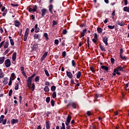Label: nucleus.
<instances>
[{
    "mask_svg": "<svg viewBox=\"0 0 129 129\" xmlns=\"http://www.w3.org/2000/svg\"><path fill=\"white\" fill-rule=\"evenodd\" d=\"M36 76V74H33L31 77H28L27 80V87L31 88L32 85V79Z\"/></svg>",
    "mask_w": 129,
    "mask_h": 129,
    "instance_id": "obj_1",
    "label": "nucleus"
},
{
    "mask_svg": "<svg viewBox=\"0 0 129 129\" xmlns=\"http://www.w3.org/2000/svg\"><path fill=\"white\" fill-rule=\"evenodd\" d=\"M123 68H124V67H121V66H118L116 67V68L114 69V72L115 73L117 74V75H120V73L118 72L119 71H123Z\"/></svg>",
    "mask_w": 129,
    "mask_h": 129,
    "instance_id": "obj_2",
    "label": "nucleus"
},
{
    "mask_svg": "<svg viewBox=\"0 0 129 129\" xmlns=\"http://www.w3.org/2000/svg\"><path fill=\"white\" fill-rule=\"evenodd\" d=\"M29 35V28H27L25 33L24 41L26 42L27 41V39H28V35Z\"/></svg>",
    "mask_w": 129,
    "mask_h": 129,
    "instance_id": "obj_3",
    "label": "nucleus"
},
{
    "mask_svg": "<svg viewBox=\"0 0 129 129\" xmlns=\"http://www.w3.org/2000/svg\"><path fill=\"white\" fill-rule=\"evenodd\" d=\"M70 105L72 106L73 108H74L75 109H76V106H77V103L75 102H71L67 105V106H69Z\"/></svg>",
    "mask_w": 129,
    "mask_h": 129,
    "instance_id": "obj_4",
    "label": "nucleus"
},
{
    "mask_svg": "<svg viewBox=\"0 0 129 129\" xmlns=\"http://www.w3.org/2000/svg\"><path fill=\"white\" fill-rule=\"evenodd\" d=\"M70 121H71V115H68L66 121V125H69V123H70Z\"/></svg>",
    "mask_w": 129,
    "mask_h": 129,
    "instance_id": "obj_5",
    "label": "nucleus"
},
{
    "mask_svg": "<svg viewBox=\"0 0 129 129\" xmlns=\"http://www.w3.org/2000/svg\"><path fill=\"white\" fill-rule=\"evenodd\" d=\"M5 66L7 68H9L10 67V66H11V60H10V59H7L5 61Z\"/></svg>",
    "mask_w": 129,
    "mask_h": 129,
    "instance_id": "obj_6",
    "label": "nucleus"
},
{
    "mask_svg": "<svg viewBox=\"0 0 129 129\" xmlns=\"http://www.w3.org/2000/svg\"><path fill=\"white\" fill-rule=\"evenodd\" d=\"M116 24H117V25H119V26H120L121 27H123V26H124L125 25V24L124 23V22L123 21H117L116 22Z\"/></svg>",
    "mask_w": 129,
    "mask_h": 129,
    "instance_id": "obj_7",
    "label": "nucleus"
},
{
    "mask_svg": "<svg viewBox=\"0 0 129 129\" xmlns=\"http://www.w3.org/2000/svg\"><path fill=\"white\" fill-rule=\"evenodd\" d=\"M38 48V44L35 43L32 46V51H36Z\"/></svg>",
    "mask_w": 129,
    "mask_h": 129,
    "instance_id": "obj_8",
    "label": "nucleus"
},
{
    "mask_svg": "<svg viewBox=\"0 0 129 129\" xmlns=\"http://www.w3.org/2000/svg\"><path fill=\"white\" fill-rule=\"evenodd\" d=\"M41 16L42 17H44L46 14H47V9H43L41 10Z\"/></svg>",
    "mask_w": 129,
    "mask_h": 129,
    "instance_id": "obj_9",
    "label": "nucleus"
},
{
    "mask_svg": "<svg viewBox=\"0 0 129 129\" xmlns=\"http://www.w3.org/2000/svg\"><path fill=\"white\" fill-rule=\"evenodd\" d=\"M47 55H48V52H45L40 59L41 61H43V60H45V58L47 57Z\"/></svg>",
    "mask_w": 129,
    "mask_h": 129,
    "instance_id": "obj_10",
    "label": "nucleus"
},
{
    "mask_svg": "<svg viewBox=\"0 0 129 129\" xmlns=\"http://www.w3.org/2000/svg\"><path fill=\"white\" fill-rule=\"evenodd\" d=\"M103 42H104L106 46L108 45V43H107V37L106 36H104L103 38Z\"/></svg>",
    "mask_w": 129,
    "mask_h": 129,
    "instance_id": "obj_11",
    "label": "nucleus"
},
{
    "mask_svg": "<svg viewBox=\"0 0 129 129\" xmlns=\"http://www.w3.org/2000/svg\"><path fill=\"white\" fill-rule=\"evenodd\" d=\"M67 76H68V77H69V78H70L71 79L73 77V75H72V73L68 71L67 72Z\"/></svg>",
    "mask_w": 129,
    "mask_h": 129,
    "instance_id": "obj_12",
    "label": "nucleus"
},
{
    "mask_svg": "<svg viewBox=\"0 0 129 129\" xmlns=\"http://www.w3.org/2000/svg\"><path fill=\"white\" fill-rule=\"evenodd\" d=\"M17 59V52H14L12 55V60L13 61H16Z\"/></svg>",
    "mask_w": 129,
    "mask_h": 129,
    "instance_id": "obj_13",
    "label": "nucleus"
},
{
    "mask_svg": "<svg viewBox=\"0 0 129 129\" xmlns=\"http://www.w3.org/2000/svg\"><path fill=\"white\" fill-rule=\"evenodd\" d=\"M15 26L16 27H19L21 26V23L19 21L16 20L15 22Z\"/></svg>",
    "mask_w": 129,
    "mask_h": 129,
    "instance_id": "obj_14",
    "label": "nucleus"
},
{
    "mask_svg": "<svg viewBox=\"0 0 129 129\" xmlns=\"http://www.w3.org/2000/svg\"><path fill=\"white\" fill-rule=\"evenodd\" d=\"M101 69L103 70H105V71H108V67H106L105 66H102L101 67Z\"/></svg>",
    "mask_w": 129,
    "mask_h": 129,
    "instance_id": "obj_15",
    "label": "nucleus"
},
{
    "mask_svg": "<svg viewBox=\"0 0 129 129\" xmlns=\"http://www.w3.org/2000/svg\"><path fill=\"white\" fill-rule=\"evenodd\" d=\"M85 33H86V29H84L83 32L81 33V38H82V37H84Z\"/></svg>",
    "mask_w": 129,
    "mask_h": 129,
    "instance_id": "obj_16",
    "label": "nucleus"
},
{
    "mask_svg": "<svg viewBox=\"0 0 129 129\" xmlns=\"http://www.w3.org/2000/svg\"><path fill=\"white\" fill-rule=\"evenodd\" d=\"M18 119H13L11 120V123H12V124H14L15 123H17V122H18Z\"/></svg>",
    "mask_w": 129,
    "mask_h": 129,
    "instance_id": "obj_17",
    "label": "nucleus"
},
{
    "mask_svg": "<svg viewBox=\"0 0 129 129\" xmlns=\"http://www.w3.org/2000/svg\"><path fill=\"white\" fill-rule=\"evenodd\" d=\"M46 128L50 129V124H49V121H46Z\"/></svg>",
    "mask_w": 129,
    "mask_h": 129,
    "instance_id": "obj_18",
    "label": "nucleus"
},
{
    "mask_svg": "<svg viewBox=\"0 0 129 129\" xmlns=\"http://www.w3.org/2000/svg\"><path fill=\"white\" fill-rule=\"evenodd\" d=\"M5 61V57H0V64H3Z\"/></svg>",
    "mask_w": 129,
    "mask_h": 129,
    "instance_id": "obj_19",
    "label": "nucleus"
},
{
    "mask_svg": "<svg viewBox=\"0 0 129 129\" xmlns=\"http://www.w3.org/2000/svg\"><path fill=\"white\" fill-rule=\"evenodd\" d=\"M5 118V115H2L0 117V123H2L4 121V119Z\"/></svg>",
    "mask_w": 129,
    "mask_h": 129,
    "instance_id": "obj_20",
    "label": "nucleus"
},
{
    "mask_svg": "<svg viewBox=\"0 0 129 129\" xmlns=\"http://www.w3.org/2000/svg\"><path fill=\"white\" fill-rule=\"evenodd\" d=\"M4 76H5L4 73H3L2 69H0V78H4Z\"/></svg>",
    "mask_w": 129,
    "mask_h": 129,
    "instance_id": "obj_21",
    "label": "nucleus"
},
{
    "mask_svg": "<svg viewBox=\"0 0 129 129\" xmlns=\"http://www.w3.org/2000/svg\"><path fill=\"white\" fill-rule=\"evenodd\" d=\"M120 59H122V60H123L124 61H125L126 60V57L124 56H122V54L119 55Z\"/></svg>",
    "mask_w": 129,
    "mask_h": 129,
    "instance_id": "obj_22",
    "label": "nucleus"
},
{
    "mask_svg": "<svg viewBox=\"0 0 129 129\" xmlns=\"http://www.w3.org/2000/svg\"><path fill=\"white\" fill-rule=\"evenodd\" d=\"M97 31L99 34H100L101 33H102V28L99 27L97 29Z\"/></svg>",
    "mask_w": 129,
    "mask_h": 129,
    "instance_id": "obj_23",
    "label": "nucleus"
},
{
    "mask_svg": "<svg viewBox=\"0 0 129 129\" xmlns=\"http://www.w3.org/2000/svg\"><path fill=\"white\" fill-rule=\"evenodd\" d=\"M80 77H81V72L79 71V72H78V73L77 75V78L78 79H79V78H80Z\"/></svg>",
    "mask_w": 129,
    "mask_h": 129,
    "instance_id": "obj_24",
    "label": "nucleus"
},
{
    "mask_svg": "<svg viewBox=\"0 0 129 129\" xmlns=\"http://www.w3.org/2000/svg\"><path fill=\"white\" fill-rule=\"evenodd\" d=\"M123 11L124 12H127V13H129V7H124Z\"/></svg>",
    "mask_w": 129,
    "mask_h": 129,
    "instance_id": "obj_25",
    "label": "nucleus"
},
{
    "mask_svg": "<svg viewBox=\"0 0 129 129\" xmlns=\"http://www.w3.org/2000/svg\"><path fill=\"white\" fill-rule=\"evenodd\" d=\"M100 49H101V51H104V52H105V48H104V47H103V45L100 44Z\"/></svg>",
    "mask_w": 129,
    "mask_h": 129,
    "instance_id": "obj_26",
    "label": "nucleus"
},
{
    "mask_svg": "<svg viewBox=\"0 0 129 129\" xmlns=\"http://www.w3.org/2000/svg\"><path fill=\"white\" fill-rule=\"evenodd\" d=\"M72 65L73 67H76V62H75V60H72Z\"/></svg>",
    "mask_w": 129,
    "mask_h": 129,
    "instance_id": "obj_27",
    "label": "nucleus"
},
{
    "mask_svg": "<svg viewBox=\"0 0 129 129\" xmlns=\"http://www.w3.org/2000/svg\"><path fill=\"white\" fill-rule=\"evenodd\" d=\"M49 90H50V89H49V87H48V86H45V87L44 91L45 92H49Z\"/></svg>",
    "mask_w": 129,
    "mask_h": 129,
    "instance_id": "obj_28",
    "label": "nucleus"
},
{
    "mask_svg": "<svg viewBox=\"0 0 129 129\" xmlns=\"http://www.w3.org/2000/svg\"><path fill=\"white\" fill-rule=\"evenodd\" d=\"M8 47H9V42L6 41L4 45V48H5V49H7V48H8Z\"/></svg>",
    "mask_w": 129,
    "mask_h": 129,
    "instance_id": "obj_29",
    "label": "nucleus"
},
{
    "mask_svg": "<svg viewBox=\"0 0 129 129\" xmlns=\"http://www.w3.org/2000/svg\"><path fill=\"white\" fill-rule=\"evenodd\" d=\"M53 10V5H50L49 6V11L50 13H52V10Z\"/></svg>",
    "mask_w": 129,
    "mask_h": 129,
    "instance_id": "obj_30",
    "label": "nucleus"
},
{
    "mask_svg": "<svg viewBox=\"0 0 129 129\" xmlns=\"http://www.w3.org/2000/svg\"><path fill=\"white\" fill-rule=\"evenodd\" d=\"M15 76H16V75H15V73H13L11 74V77L10 78H11L12 80H15Z\"/></svg>",
    "mask_w": 129,
    "mask_h": 129,
    "instance_id": "obj_31",
    "label": "nucleus"
},
{
    "mask_svg": "<svg viewBox=\"0 0 129 129\" xmlns=\"http://www.w3.org/2000/svg\"><path fill=\"white\" fill-rule=\"evenodd\" d=\"M33 37L34 40H37V39L39 38V35L37 34H34V35H33Z\"/></svg>",
    "mask_w": 129,
    "mask_h": 129,
    "instance_id": "obj_32",
    "label": "nucleus"
},
{
    "mask_svg": "<svg viewBox=\"0 0 129 129\" xmlns=\"http://www.w3.org/2000/svg\"><path fill=\"white\" fill-rule=\"evenodd\" d=\"M44 72H45L46 76H47V77H49V76H50V74H49V72H48V71L47 70H46V69H44Z\"/></svg>",
    "mask_w": 129,
    "mask_h": 129,
    "instance_id": "obj_33",
    "label": "nucleus"
},
{
    "mask_svg": "<svg viewBox=\"0 0 129 129\" xmlns=\"http://www.w3.org/2000/svg\"><path fill=\"white\" fill-rule=\"evenodd\" d=\"M51 91H55L56 90V87L55 86H52L51 87Z\"/></svg>",
    "mask_w": 129,
    "mask_h": 129,
    "instance_id": "obj_34",
    "label": "nucleus"
},
{
    "mask_svg": "<svg viewBox=\"0 0 129 129\" xmlns=\"http://www.w3.org/2000/svg\"><path fill=\"white\" fill-rule=\"evenodd\" d=\"M4 83L5 85H7L9 82H8V79L7 78H5V80L4 81Z\"/></svg>",
    "mask_w": 129,
    "mask_h": 129,
    "instance_id": "obj_35",
    "label": "nucleus"
},
{
    "mask_svg": "<svg viewBox=\"0 0 129 129\" xmlns=\"http://www.w3.org/2000/svg\"><path fill=\"white\" fill-rule=\"evenodd\" d=\"M52 98H55L56 96H57V95H56V92H54L52 93Z\"/></svg>",
    "mask_w": 129,
    "mask_h": 129,
    "instance_id": "obj_36",
    "label": "nucleus"
},
{
    "mask_svg": "<svg viewBox=\"0 0 129 129\" xmlns=\"http://www.w3.org/2000/svg\"><path fill=\"white\" fill-rule=\"evenodd\" d=\"M114 27H115L114 25H113V26L108 25V28L109 29H110L111 30H113V29H114Z\"/></svg>",
    "mask_w": 129,
    "mask_h": 129,
    "instance_id": "obj_37",
    "label": "nucleus"
},
{
    "mask_svg": "<svg viewBox=\"0 0 129 129\" xmlns=\"http://www.w3.org/2000/svg\"><path fill=\"white\" fill-rule=\"evenodd\" d=\"M10 43L12 46H14L15 45V42H14V40L13 39H10Z\"/></svg>",
    "mask_w": 129,
    "mask_h": 129,
    "instance_id": "obj_38",
    "label": "nucleus"
},
{
    "mask_svg": "<svg viewBox=\"0 0 129 129\" xmlns=\"http://www.w3.org/2000/svg\"><path fill=\"white\" fill-rule=\"evenodd\" d=\"M44 36L46 38V40H49V38H48V34L47 33H45L44 34Z\"/></svg>",
    "mask_w": 129,
    "mask_h": 129,
    "instance_id": "obj_39",
    "label": "nucleus"
},
{
    "mask_svg": "<svg viewBox=\"0 0 129 129\" xmlns=\"http://www.w3.org/2000/svg\"><path fill=\"white\" fill-rule=\"evenodd\" d=\"M15 90H18L19 89V83H17L16 86L15 87Z\"/></svg>",
    "mask_w": 129,
    "mask_h": 129,
    "instance_id": "obj_40",
    "label": "nucleus"
},
{
    "mask_svg": "<svg viewBox=\"0 0 129 129\" xmlns=\"http://www.w3.org/2000/svg\"><path fill=\"white\" fill-rule=\"evenodd\" d=\"M46 102L47 103H49L50 102V97H47L46 98Z\"/></svg>",
    "mask_w": 129,
    "mask_h": 129,
    "instance_id": "obj_41",
    "label": "nucleus"
},
{
    "mask_svg": "<svg viewBox=\"0 0 129 129\" xmlns=\"http://www.w3.org/2000/svg\"><path fill=\"white\" fill-rule=\"evenodd\" d=\"M50 103L51 104V106H54L55 104V102L54 101V100H51Z\"/></svg>",
    "mask_w": 129,
    "mask_h": 129,
    "instance_id": "obj_42",
    "label": "nucleus"
},
{
    "mask_svg": "<svg viewBox=\"0 0 129 129\" xmlns=\"http://www.w3.org/2000/svg\"><path fill=\"white\" fill-rule=\"evenodd\" d=\"M62 34L63 35H66V34H67V30L63 29V31H62Z\"/></svg>",
    "mask_w": 129,
    "mask_h": 129,
    "instance_id": "obj_43",
    "label": "nucleus"
},
{
    "mask_svg": "<svg viewBox=\"0 0 129 129\" xmlns=\"http://www.w3.org/2000/svg\"><path fill=\"white\" fill-rule=\"evenodd\" d=\"M39 80H40V78H39V77H36L35 79V82H38V81H39Z\"/></svg>",
    "mask_w": 129,
    "mask_h": 129,
    "instance_id": "obj_44",
    "label": "nucleus"
},
{
    "mask_svg": "<svg viewBox=\"0 0 129 129\" xmlns=\"http://www.w3.org/2000/svg\"><path fill=\"white\" fill-rule=\"evenodd\" d=\"M13 94V90H10L9 92V96H12V94Z\"/></svg>",
    "mask_w": 129,
    "mask_h": 129,
    "instance_id": "obj_45",
    "label": "nucleus"
},
{
    "mask_svg": "<svg viewBox=\"0 0 129 129\" xmlns=\"http://www.w3.org/2000/svg\"><path fill=\"white\" fill-rule=\"evenodd\" d=\"M54 44L55 45H58V44H59V40L58 39H55L54 41Z\"/></svg>",
    "mask_w": 129,
    "mask_h": 129,
    "instance_id": "obj_46",
    "label": "nucleus"
},
{
    "mask_svg": "<svg viewBox=\"0 0 129 129\" xmlns=\"http://www.w3.org/2000/svg\"><path fill=\"white\" fill-rule=\"evenodd\" d=\"M11 6H12V7H19V4H14L13 3H11Z\"/></svg>",
    "mask_w": 129,
    "mask_h": 129,
    "instance_id": "obj_47",
    "label": "nucleus"
},
{
    "mask_svg": "<svg viewBox=\"0 0 129 129\" xmlns=\"http://www.w3.org/2000/svg\"><path fill=\"white\" fill-rule=\"evenodd\" d=\"M90 127L92 129H96V126H95V125H90Z\"/></svg>",
    "mask_w": 129,
    "mask_h": 129,
    "instance_id": "obj_48",
    "label": "nucleus"
},
{
    "mask_svg": "<svg viewBox=\"0 0 129 129\" xmlns=\"http://www.w3.org/2000/svg\"><path fill=\"white\" fill-rule=\"evenodd\" d=\"M7 13H8V11H7V10H5V11L4 12V13H3V17L6 16V15H7Z\"/></svg>",
    "mask_w": 129,
    "mask_h": 129,
    "instance_id": "obj_49",
    "label": "nucleus"
},
{
    "mask_svg": "<svg viewBox=\"0 0 129 129\" xmlns=\"http://www.w3.org/2000/svg\"><path fill=\"white\" fill-rule=\"evenodd\" d=\"M87 115H88V116H90V115H91V111H88L87 112Z\"/></svg>",
    "mask_w": 129,
    "mask_h": 129,
    "instance_id": "obj_50",
    "label": "nucleus"
},
{
    "mask_svg": "<svg viewBox=\"0 0 129 129\" xmlns=\"http://www.w3.org/2000/svg\"><path fill=\"white\" fill-rule=\"evenodd\" d=\"M94 37L95 39L97 40V38H98V37L97 36V33H94Z\"/></svg>",
    "mask_w": 129,
    "mask_h": 129,
    "instance_id": "obj_51",
    "label": "nucleus"
},
{
    "mask_svg": "<svg viewBox=\"0 0 129 129\" xmlns=\"http://www.w3.org/2000/svg\"><path fill=\"white\" fill-rule=\"evenodd\" d=\"M122 53H123V49H122V48H121L120 49L119 55H122Z\"/></svg>",
    "mask_w": 129,
    "mask_h": 129,
    "instance_id": "obj_52",
    "label": "nucleus"
},
{
    "mask_svg": "<svg viewBox=\"0 0 129 129\" xmlns=\"http://www.w3.org/2000/svg\"><path fill=\"white\" fill-rule=\"evenodd\" d=\"M37 6L35 5L33 7V11L34 12H36V11H37Z\"/></svg>",
    "mask_w": 129,
    "mask_h": 129,
    "instance_id": "obj_53",
    "label": "nucleus"
},
{
    "mask_svg": "<svg viewBox=\"0 0 129 129\" xmlns=\"http://www.w3.org/2000/svg\"><path fill=\"white\" fill-rule=\"evenodd\" d=\"M62 57H66V51L62 52Z\"/></svg>",
    "mask_w": 129,
    "mask_h": 129,
    "instance_id": "obj_54",
    "label": "nucleus"
},
{
    "mask_svg": "<svg viewBox=\"0 0 129 129\" xmlns=\"http://www.w3.org/2000/svg\"><path fill=\"white\" fill-rule=\"evenodd\" d=\"M31 88H32V91H34V90H35V84H32V86Z\"/></svg>",
    "mask_w": 129,
    "mask_h": 129,
    "instance_id": "obj_55",
    "label": "nucleus"
},
{
    "mask_svg": "<svg viewBox=\"0 0 129 129\" xmlns=\"http://www.w3.org/2000/svg\"><path fill=\"white\" fill-rule=\"evenodd\" d=\"M12 78H10V81H9V83L8 84V85H9V86H11V85H12Z\"/></svg>",
    "mask_w": 129,
    "mask_h": 129,
    "instance_id": "obj_56",
    "label": "nucleus"
},
{
    "mask_svg": "<svg viewBox=\"0 0 129 129\" xmlns=\"http://www.w3.org/2000/svg\"><path fill=\"white\" fill-rule=\"evenodd\" d=\"M39 31H40V28H36L35 32V33H39Z\"/></svg>",
    "mask_w": 129,
    "mask_h": 129,
    "instance_id": "obj_57",
    "label": "nucleus"
},
{
    "mask_svg": "<svg viewBox=\"0 0 129 129\" xmlns=\"http://www.w3.org/2000/svg\"><path fill=\"white\" fill-rule=\"evenodd\" d=\"M3 124H6V123H7V119H5L3 121Z\"/></svg>",
    "mask_w": 129,
    "mask_h": 129,
    "instance_id": "obj_58",
    "label": "nucleus"
},
{
    "mask_svg": "<svg viewBox=\"0 0 129 129\" xmlns=\"http://www.w3.org/2000/svg\"><path fill=\"white\" fill-rule=\"evenodd\" d=\"M57 22H56V21L53 20V26H56V25H57Z\"/></svg>",
    "mask_w": 129,
    "mask_h": 129,
    "instance_id": "obj_59",
    "label": "nucleus"
},
{
    "mask_svg": "<svg viewBox=\"0 0 129 129\" xmlns=\"http://www.w3.org/2000/svg\"><path fill=\"white\" fill-rule=\"evenodd\" d=\"M4 43H5V41H2V42L0 43V49L2 48V46H3Z\"/></svg>",
    "mask_w": 129,
    "mask_h": 129,
    "instance_id": "obj_60",
    "label": "nucleus"
},
{
    "mask_svg": "<svg viewBox=\"0 0 129 129\" xmlns=\"http://www.w3.org/2000/svg\"><path fill=\"white\" fill-rule=\"evenodd\" d=\"M111 62L112 63V64H113L114 63V58H111Z\"/></svg>",
    "mask_w": 129,
    "mask_h": 129,
    "instance_id": "obj_61",
    "label": "nucleus"
},
{
    "mask_svg": "<svg viewBox=\"0 0 129 129\" xmlns=\"http://www.w3.org/2000/svg\"><path fill=\"white\" fill-rule=\"evenodd\" d=\"M23 99V97H22V96H19V102L20 103L22 102V100Z\"/></svg>",
    "mask_w": 129,
    "mask_h": 129,
    "instance_id": "obj_62",
    "label": "nucleus"
},
{
    "mask_svg": "<svg viewBox=\"0 0 129 129\" xmlns=\"http://www.w3.org/2000/svg\"><path fill=\"white\" fill-rule=\"evenodd\" d=\"M28 11H29V12H30V13H31V12H34V9H32V8H31L28 9Z\"/></svg>",
    "mask_w": 129,
    "mask_h": 129,
    "instance_id": "obj_63",
    "label": "nucleus"
},
{
    "mask_svg": "<svg viewBox=\"0 0 129 129\" xmlns=\"http://www.w3.org/2000/svg\"><path fill=\"white\" fill-rule=\"evenodd\" d=\"M97 39H94V38H93L92 39V41H93V43H96V42H97Z\"/></svg>",
    "mask_w": 129,
    "mask_h": 129,
    "instance_id": "obj_64",
    "label": "nucleus"
}]
</instances>
